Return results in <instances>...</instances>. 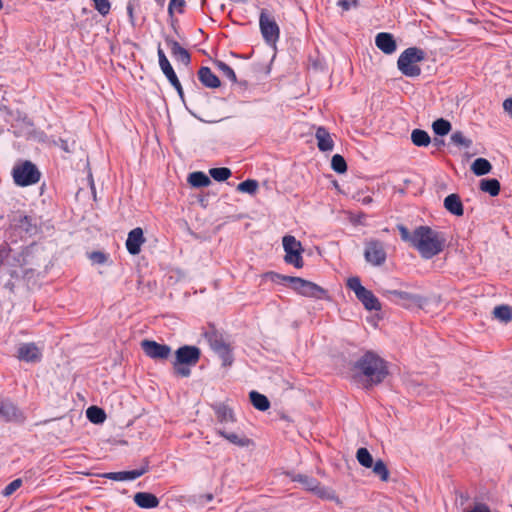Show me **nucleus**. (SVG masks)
Here are the masks:
<instances>
[{"label":"nucleus","mask_w":512,"mask_h":512,"mask_svg":"<svg viewBox=\"0 0 512 512\" xmlns=\"http://www.w3.org/2000/svg\"><path fill=\"white\" fill-rule=\"evenodd\" d=\"M249 396H250V401H251L252 405L256 409H258L260 411H266L267 409H269L270 402L265 395H263L257 391H251Z\"/></svg>","instance_id":"28"},{"label":"nucleus","mask_w":512,"mask_h":512,"mask_svg":"<svg viewBox=\"0 0 512 512\" xmlns=\"http://www.w3.org/2000/svg\"><path fill=\"white\" fill-rule=\"evenodd\" d=\"M199 80L203 85L209 88H217L220 86L219 78L208 67H202L198 71Z\"/></svg>","instance_id":"26"},{"label":"nucleus","mask_w":512,"mask_h":512,"mask_svg":"<svg viewBox=\"0 0 512 512\" xmlns=\"http://www.w3.org/2000/svg\"><path fill=\"white\" fill-rule=\"evenodd\" d=\"M217 432L221 437L228 440L231 444L239 447H248L252 443V441L243 434L227 432L223 429H219Z\"/></svg>","instance_id":"25"},{"label":"nucleus","mask_w":512,"mask_h":512,"mask_svg":"<svg viewBox=\"0 0 512 512\" xmlns=\"http://www.w3.org/2000/svg\"><path fill=\"white\" fill-rule=\"evenodd\" d=\"M331 167L332 169L337 172V173H344L346 172L347 170V164H346V161L345 159L339 155V154H335L333 157H332V160H331Z\"/></svg>","instance_id":"43"},{"label":"nucleus","mask_w":512,"mask_h":512,"mask_svg":"<svg viewBox=\"0 0 512 512\" xmlns=\"http://www.w3.org/2000/svg\"><path fill=\"white\" fill-rule=\"evenodd\" d=\"M209 174L215 181L222 182L231 176V170L226 167L212 168L209 170Z\"/></svg>","instance_id":"40"},{"label":"nucleus","mask_w":512,"mask_h":512,"mask_svg":"<svg viewBox=\"0 0 512 512\" xmlns=\"http://www.w3.org/2000/svg\"><path fill=\"white\" fill-rule=\"evenodd\" d=\"M141 347L145 354L152 359H167L171 353L170 346L152 340H143Z\"/></svg>","instance_id":"14"},{"label":"nucleus","mask_w":512,"mask_h":512,"mask_svg":"<svg viewBox=\"0 0 512 512\" xmlns=\"http://www.w3.org/2000/svg\"><path fill=\"white\" fill-rule=\"evenodd\" d=\"M411 141L415 146L426 147L430 144L431 139L425 130L414 129L411 133Z\"/></svg>","instance_id":"30"},{"label":"nucleus","mask_w":512,"mask_h":512,"mask_svg":"<svg viewBox=\"0 0 512 512\" xmlns=\"http://www.w3.org/2000/svg\"><path fill=\"white\" fill-rule=\"evenodd\" d=\"M433 132L439 136H445L451 131V123L448 120L439 118L432 124Z\"/></svg>","instance_id":"36"},{"label":"nucleus","mask_w":512,"mask_h":512,"mask_svg":"<svg viewBox=\"0 0 512 512\" xmlns=\"http://www.w3.org/2000/svg\"><path fill=\"white\" fill-rule=\"evenodd\" d=\"M375 45L385 54H392L397 49L396 41L392 34L387 32L378 33L375 37Z\"/></svg>","instance_id":"20"},{"label":"nucleus","mask_w":512,"mask_h":512,"mask_svg":"<svg viewBox=\"0 0 512 512\" xmlns=\"http://www.w3.org/2000/svg\"><path fill=\"white\" fill-rule=\"evenodd\" d=\"M157 54H158V58H159V66H160V68L170 64L168 58L166 57L164 51L162 50V48L160 46L158 47Z\"/></svg>","instance_id":"49"},{"label":"nucleus","mask_w":512,"mask_h":512,"mask_svg":"<svg viewBox=\"0 0 512 512\" xmlns=\"http://www.w3.org/2000/svg\"><path fill=\"white\" fill-rule=\"evenodd\" d=\"M3 7V3H2V0H0V9H2Z\"/></svg>","instance_id":"58"},{"label":"nucleus","mask_w":512,"mask_h":512,"mask_svg":"<svg viewBox=\"0 0 512 512\" xmlns=\"http://www.w3.org/2000/svg\"><path fill=\"white\" fill-rule=\"evenodd\" d=\"M480 189L491 196H497L500 192V183L497 179H482L480 181Z\"/></svg>","instance_id":"32"},{"label":"nucleus","mask_w":512,"mask_h":512,"mask_svg":"<svg viewBox=\"0 0 512 512\" xmlns=\"http://www.w3.org/2000/svg\"><path fill=\"white\" fill-rule=\"evenodd\" d=\"M133 500L137 506L143 509H152L159 505V499L149 492H138L134 495Z\"/></svg>","instance_id":"21"},{"label":"nucleus","mask_w":512,"mask_h":512,"mask_svg":"<svg viewBox=\"0 0 512 512\" xmlns=\"http://www.w3.org/2000/svg\"><path fill=\"white\" fill-rule=\"evenodd\" d=\"M444 207L451 214L462 216L464 213L463 204L457 194H450L444 199Z\"/></svg>","instance_id":"24"},{"label":"nucleus","mask_w":512,"mask_h":512,"mask_svg":"<svg viewBox=\"0 0 512 512\" xmlns=\"http://www.w3.org/2000/svg\"><path fill=\"white\" fill-rule=\"evenodd\" d=\"M373 472L375 475L379 476L382 481H387L389 479V471L385 465V463L379 459L372 465Z\"/></svg>","instance_id":"41"},{"label":"nucleus","mask_w":512,"mask_h":512,"mask_svg":"<svg viewBox=\"0 0 512 512\" xmlns=\"http://www.w3.org/2000/svg\"><path fill=\"white\" fill-rule=\"evenodd\" d=\"M33 247L20 250L12 249L4 243L0 246V268L12 278L26 275L33 269L36 261L33 256Z\"/></svg>","instance_id":"2"},{"label":"nucleus","mask_w":512,"mask_h":512,"mask_svg":"<svg viewBox=\"0 0 512 512\" xmlns=\"http://www.w3.org/2000/svg\"><path fill=\"white\" fill-rule=\"evenodd\" d=\"M492 314L494 318L506 324L512 320V307H510L509 305L496 306L493 309Z\"/></svg>","instance_id":"29"},{"label":"nucleus","mask_w":512,"mask_h":512,"mask_svg":"<svg viewBox=\"0 0 512 512\" xmlns=\"http://www.w3.org/2000/svg\"><path fill=\"white\" fill-rule=\"evenodd\" d=\"M127 12L130 17V21L133 23V6L131 4H128L127 6Z\"/></svg>","instance_id":"55"},{"label":"nucleus","mask_w":512,"mask_h":512,"mask_svg":"<svg viewBox=\"0 0 512 512\" xmlns=\"http://www.w3.org/2000/svg\"><path fill=\"white\" fill-rule=\"evenodd\" d=\"M425 59V52L417 47H410L404 50L397 61L399 71L407 77H418L421 68L418 65Z\"/></svg>","instance_id":"4"},{"label":"nucleus","mask_w":512,"mask_h":512,"mask_svg":"<svg viewBox=\"0 0 512 512\" xmlns=\"http://www.w3.org/2000/svg\"><path fill=\"white\" fill-rule=\"evenodd\" d=\"M214 64L222 73V75L228 78L232 83H235L237 81L234 70L228 64L220 60L215 61Z\"/></svg>","instance_id":"38"},{"label":"nucleus","mask_w":512,"mask_h":512,"mask_svg":"<svg viewBox=\"0 0 512 512\" xmlns=\"http://www.w3.org/2000/svg\"><path fill=\"white\" fill-rule=\"evenodd\" d=\"M364 257L368 263L374 266L382 265L386 260V252L383 243L378 240L367 242Z\"/></svg>","instance_id":"12"},{"label":"nucleus","mask_w":512,"mask_h":512,"mask_svg":"<svg viewBox=\"0 0 512 512\" xmlns=\"http://www.w3.org/2000/svg\"><path fill=\"white\" fill-rule=\"evenodd\" d=\"M184 4V0H171L168 6L169 13L173 14L174 11L181 13L183 11Z\"/></svg>","instance_id":"47"},{"label":"nucleus","mask_w":512,"mask_h":512,"mask_svg":"<svg viewBox=\"0 0 512 512\" xmlns=\"http://www.w3.org/2000/svg\"><path fill=\"white\" fill-rule=\"evenodd\" d=\"M200 349L196 346H182L175 352L173 368L175 374L188 377L191 374L190 366H194L200 359Z\"/></svg>","instance_id":"5"},{"label":"nucleus","mask_w":512,"mask_h":512,"mask_svg":"<svg viewBox=\"0 0 512 512\" xmlns=\"http://www.w3.org/2000/svg\"><path fill=\"white\" fill-rule=\"evenodd\" d=\"M259 26L261 34L268 44H274L278 41L280 35L279 26L274 18L265 10L260 13Z\"/></svg>","instance_id":"11"},{"label":"nucleus","mask_w":512,"mask_h":512,"mask_svg":"<svg viewBox=\"0 0 512 512\" xmlns=\"http://www.w3.org/2000/svg\"><path fill=\"white\" fill-rule=\"evenodd\" d=\"M347 287L352 290L357 299L364 305L367 310H380L381 304L375 295L368 289H366L360 281L359 277H350L347 280Z\"/></svg>","instance_id":"6"},{"label":"nucleus","mask_w":512,"mask_h":512,"mask_svg":"<svg viewBox=\"0 0 512 512\" xmlns=\"http://www.w3.org/2000/svg\"><path fill=\"white\" fill-rule=\"evenodd\" d=\"M292 481L299 482L303 487L322 499H334L335 494L331 489L321 486L320 482L315 478L304 474H289Z\"/></svg>","instance_id":"10"},{"label":"nucleus","mask_w":512,"mask_h":512,"mask_svg":"<svg viewBox=\"0 0 512 512\" xmlns=\"http://www.w3.org/2000/svg\"><path fill=\"white\" fill-rule=\"evenodd\" d=\"M61 148H62L64 151H66V152H70L69 147H68V144H67V142H66V141H64V140H61Z\"/></svg>","instance_id":"56"},{"label":"nucleus","mask_w":512,"mask_h":512,"mask_svg":"<svg viewBox=\"0 0 512 512\" xmlns=\"http://www.w3.org/2000/svg\"><path fill=\"white\" fill-rule=\"evenodd\" d=\"M0 418L7 422H21L23 413L9 400L0 401Z\"/></svg>","instance_id":"16"},{"label":"nucleus","mask_w":512,"mask_h":512,"mask_svg":"<svg viewBox=\"0 0 512 512\" xmlns=\"http://www.w3.org/2000/svg\"><path fill=\"white\" fill-rule=\"evenodd\" d=\"M145 242L143 230L139 227L134 228L128 233L126 248L131 255H137L141 251V246Z\"/></svg>","instance_id":"18"},{"label":"nucleus","mask_w":512,"mask_h":512,"mask_svg":"<svg viewBox=\"0 0 512 512\" xmlns=\"http://www.w3.org/2000/svg\"><path fill=\"white\" fill-rule=\"evenodd\" d=\"M283 279L290 282L292 288L302 296L320 299L325 294L322 287L311 281L299 277H283Z\"/></svg>","instance_id":"9"},{"label":"nucleus","mask_w":512,"mask_h":512,"mask_svg":"<svg viewBox=\"0 0 512 512\" xmlns=\"http://www.w3.org/2000/svg\"><path fill=\"white\" fill-rule=\"evenodd\" d=\"M466 512H491L488 506L482 503H478L474 506L473 509L468 510Z\"/></svg>","instance_id":"52"},{"label":"nucleus","mask_w":512,"mask_h":512,"mask_svg":"<svg viewBox=\"0 0 512 512\" xmlns=\"http://www.w3.org/2000/svg\"><path fill=\"white\" fill-rule=\"evenodd\" d=\"M214 499L212 493L207 494H195L186 498V503L195 506H204L206 503L211 502Z\"/></svg>","instance_id":"35"},{"label":"nucleus","mask_w":512,"mask_h":512,"mask_svg":"<svg viewBox=\"0 0 512 512\" xmlns=\"http://www.w3.org/2000/svg\"><path fill=\"white\" fill-rule=\"evenodd\" d=\"M258 189V182L256 180L247 179L238 184L237 190L243 193L254 194Z\"/></svg>","instance_id":"42"},{"label":"nucleus","mask_w":512,"mask_h":512,"mask_svg":"<svg viewBox=\"0 0 512 512\" xmlns=\"http://www.w3.org/2000/svg\"><path fill=\"white\" fill-rule=\"evenodd\" d=\"M94 3L95 9L102 15L106 16L111 8V3L109 0H92Z\"/></svg>","instance_id":"44"},{"label":"nucleus","mask_w":512,"mask_h":512,"mask_svg":"<svg viewBox=\"0 0 512 512\" xmlns=\"http://www.w3.org/2000/svg\"><path fill=\"white\" fill-rule=\"evenodd\" d=\"M401 239L415 248L422 258L430 259L442 252L446 238L443 233L419 226L411 233L404 225H397Z\"/></svg>","instance_id":"1"},{"label":"nucleus","mask_w":512,"mask_h":512,"mask_svg":"<svg viewBox=\"0 0 512 512\" xmlns=\"http://www.w3.org/2000/svg\"><path fill=\"white\" fill-rule=\"evenodd\" d=\"M215 411L219 422L230 423L235 421L233 412L229 407L225 405H218Z\"/></svg>","instance_id":"34"},{"label":"nucleus","mask_w":512,"mask_h":512,"mask_svg":"<svg viewBox=\"0 0 512 512\" xmlns=\"http://www.w3.org/2000/svg\"><path fill=\"white\" fill-rule=\"evenodd\" d=\"M147 472V466H143L139 469L131 470V471H120V472H108L104 473L102 476L106 479L114 480V481H132Z\"/></svg>","instance_id":"19"},{"label":"nucleus","mask_w":512,"mask_h":512,"mask_svg":"<svg viewBox=\"0 0 512 512\" xmlns=\"http://www.w3.org/2000/svg\"><path fill=\"white\" fill-rule=\"evenodd\" d=\"M357 5V0H340L338 2V6H340L343 10H349L352 7Z\"/></svg>","instance_id":"50"},{"label":"nucleus","mask_w":512,"mask_h":512,"mask_svg":"<svg viewBox=\"0 0 512 512\" xmlns=\"http://www.w3.org/2000/svg\"><path fill=\"white\" fill-rule=\"evenodd\" d=\"M87 418L95 424H99L105 421L106 414L103 409L97 406H91L86 410Z\"/></svg>","instance_id":"33"},{"label":"nucleus","mask_w":512,"mask_h":512,"mask_svg":"<svg viewBox=\"0 0 512 512\" xmlns=\"http://www.w3.org/2000/svg\"><path fill=\"white\" fill-rule=\"evenodd\" d=\"M168 46L170 47L172 55L184 65H189L190 63V54L186 49L180 46V44L172 39H166Z\"/></svg>","instance_id":"23"},{"label":"nucleus","mask_w":512,"mask_h":512,"mask_svg":"<svg viewBox=\"0 0 512 512\" xmlns=\"http://www.w3.org/2000/svg\"><path fill=\"white\" fill-rule=\"evenodd\" d=\"M89 258L95 264H104L107 261V256L99 251L92 252Z\"/></svg>","instance_id":"48"},{"label":"nucleus","mask_w":512,"mask_h":512,"mask_svg":"<svg viewBox=\"0 0 512 512\" xmlns=\"http://www.w3.org/2000/svg\"><path fill=\"white\" fill-rule=\"evenodd\" d=\"M171 85L176 89L179 96L182 98L183 97V89H182L180 81L178 80V84L176 83V84H171Z\"/></svg>","instance_id":"54"},{"label":"nucleus","mask_w":512,"mask_h":512,"mask_svg":"<svg viewBox=\"0 0 512 512\" xmlns=\"http://www.w3.org/2000/svg\"><path fill=\"white\" fill-rule=\"evenodd\" d=\"M451 142L460 147L470 148L472 146V140L467 138L461 131H455L452 133Z\"/></svg>","instance_id":"37"},{"label":"nucleus","mask_w":512,"mask_h":512,"mask_svg":"<svg viewBox=\"0 0 512 512\" xmlns=\"http://www.w3.org/2000/svg\"><path fill=\"white\" fill-rule=\"evenodd\" d=\"M188 182L193 187L200 188V187H207L208 185H210L211 180L205 173L197 171V172H193V173L189 174Z\"/></svg>","instance_id":"31"},{"label":"nucleus","mask_w":512,"mask_h":512,"mask_svg":"<svg viewBox=\"0 0 512 512\" xmlns=\"http://www.w3.org/2000/svg\"><path fill=\"white\" fill-rule=\"evenodd\" d=\"M384 295L394 296L400 300V303L407 308L422 307L426 300L416 294H411L400 290H385Z\"/></svg>","instance_id":"15"},{"label":"nucleus","mask_w":512,"mask_h":512,"mask_svg":"<svg viewBox=\"0 0 512 512\" xmlns=\"http://www.w3.org/2000/svg\"><path fill=\"white\" fill-rule=\"evenodd\" d=\"M459 496H460V499H461V503L460 504L463 505L464 502L468 499V496H466V495H464L462 493H460Z\"/></svg>","instance_id":"57"},{"label":"nucleus","mask_w":512,"mask_h":512,"mask_svg":"<svg viewBox=\"0 0 512 512\" xmlns=\"http://www.w3.org/2000/svg\"><path fill=\"white\" fill-rule=\"evenodd\" d=\"M263 277L266 278V279H269L272 282H278L279 280L285 281L283 279L284 276H282L280 274H277L275 272L265 273Z\"/></svg>","instance_id":"51"},{"label":"nucleus","mask_w":512,"mask_h":512,"mask_svg":"<svg viewBox=\"0 0 512 512\" xmlns=\"http://www.w3.org/2000/svg\"><path fill=\"white\" fill-rule=\"evenodd\" d=\"M388 374L386 363L373 352L365 353L353 366V376L364 378L365 386L382 382Z\"/></svg>","instance_id":"3"},{"label":"nucleus","mask_w":512,"mask_h":512,"mask_svg":"<svg viewBox=\"0 0 512 512\" xmlns=\"http://www.w3.org/2000/svg\"><path fill=\"white\" fill-rule=\"evenodd\" d=\"M13 178L17 185L29 186L39 181L40 172L34 164L26 161L13 169Z\"/></svg>","instance_id":"8"},{"label":"nucleus","mask_w":512,"mask_h":512,"mask_svg":"<svg viewBox=\"0 0 512 512\" xmlns=\"http://www.w3.org/2000/svg\"><path fill=\"white\" fill-rule=\"evenodd\" d=\"M503 109L507 112L512 118V98H507L503 102Z\"/></svg>","instance_id":"53"},{"label":"nucleus","mask_w":512,"mask_h":512,"mask_svg":"<svg viewBox=\"0 0 512 512\" xmlns=\"http://www.w3.org/2000/svg\"><path fill=\"white\" fill-rule=\"evenodd\" d=\"M211 348L219 355L224 366H229L233 362L230 347L217 336L210 338Z\"/></svg>","instance_id":"17"},{"label":"nucleus","mask_w":512,"mask_h":512,"mask_svg":"<svg viewBox=\"0 0 512 512\" xmlns=\"http://www.w3.org/2000/svg\"><path fill=\"white\" fill-rule=\"evenodd\" d=\"M492 170L491 163L485 158H477L471 165V171L477 176H483Z\"/></svg>","instance_id":"27"},{"label":"nucleus","mask_w":512,"mask_h":512,"mask_svg":"<svg viewBox=\"0 0 512 512\" xmlns=\"http://www.w3.org/2000/svg\"><path fill=\"white\" fill-rule=\"evenodd\" d=\"M283 248L286 253L285 262L293 265L296 268L303 267V258H302V245L300 241H298L294 236L286 235L282 240Z\"/></svg>","instance_id":"7"},{"label":"nucleus","mask_w":512,"mask_h":512,"mask_svg":"<svg viewBox=\"0 0 512 512\" xmlns=\"http://www.w3.org/2000/svg\"><path fill=\"white\" fill-rule=\"evenodd\" d=\"M17 357L20 361L37 363L42 358V348L33 342L21 343L17 349Z\"/></svg>","instance_id":"13"},{"label":"nucleus","mask_w":512,"mask_h":512,"mask_svg":"<svg viewBox=\"0 0 512 512\" xmlns=\"http://www.w3.org/2000/svg\"><path fill=\"white\" fill-rule=\"evenodd\" d=\"M317 146L320 151H331L334 147V142L330 133L324 127H318L315 134Z\"/></svg>","instance_id":"22"},{"label":"nucleus","mask_w":512,"mask_h":512,"mask_svg":"<svg viewBox=\"0 0 512 512\" xmlns=\"http://www.w3.org/2000/svg\"><path fill=\"white\" fill-rule=\"evenodd\" d=\"M356 458L358 462L366 468H371L373 465L372 455L366 448H359L356 453Z\"/></svg>","instance_id":"39"},{"label":"nucleus","mask_w":512,"mask_h":512,"mask_svg":"<svg viewBox=\"0 0 512 512\" xmlns=\"http://www.w3.org/2000/svg\"><path fill=\"white\" fill-rule=\"evenodd\" d=\"M22 485L21 479H15L11 483H9L3 490L2 494L5 497L11 496L16 490H18Z\"/></svg>","instance_id":"46"},{"label":"nucleus","mask_w":512,"mask_h":512,"mask_svg":"<svg viewBox=\"0 0 512 512\" xmlns=\"http://www.w3.org/2000/svg\"><path fill=\"white\" fill-rule=\"evenodd\" d=\"M161 71L166 76V78L168 79L170 84H176V83L178 84V77H177L173 67L171 66V64L161 67Z\"/></svg>","instance_id":"45"}]
</instances>
